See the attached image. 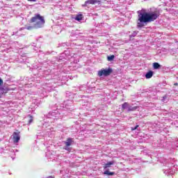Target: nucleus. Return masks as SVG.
<instances>
[{
	"label": "nucleus",
	"mask_w": 178,
	"mask_h": 178,
	"mask_svg": "<svg viewBox=\"0 0 178 178\" xmlns=\"http://www.w3.org/2000/svg\"><path fill=\"white\" fill-rule=\"evenodd\" d=\"M160 15L159 11H153L152 13H147L143 10L140 14L138 15L137 26L138 28H143L145 26V23L153 22L159 18Z\"/></svg>",
	"instance_id": "nucleus-1"
},
{
	"label": "nucleus",
	"mask_w": 178,
	"mask_h": 178,
	"mask_svg": "<svg viewBox=\"0 0 178 178\" xmlns=\"http://www.w3.org/2000/svg\"><path fill=\"white\" fill-rule=\"evenodd\" d=\"M31 22L35 24V28H42L43 25L45 24L44 17H42L40 14H37L35 17L31 18Z\"/></svg>",
	"instance_id": "nucleus-2"
},
{
	"label": "nucleus",
	"mask_w": 178,
	"mask_h": 178,
	"mask_svg": "<svg viewBox=\"0 0 178 178\" xmlns=\"http://www.w3.org/2000/svg\"><path fill=\"white\" fill-rule=\"evenodd\" d=\"M113 72L112 67H108V69H101L98 72V76H109Z\"/></svg>",
	"instance_id": "nucleus-3"
},
{
	"label": "nucleus",
	"mask_w": 178,
	"mask_h": 178,
	"mask_svg": "<svg viewBox=\"0 0 178 178\" xmlns=\"http://www.w3.org/2000/svg\"><path fill=\"white\" fill-rule=\"evenodd\" d=\"M20 131H19V130H16V131H14L13 134V143L15 144H17L20 140Z\"/></svg>",
	"instance_id": "nucleus-4"
},
{
	"label": "nucleus",
	"mask_w": 178,
	"mask_h": 178,
	"mask_svg": "<svg viewBox=\"0 0 178 178\" xmlns=\"http://www.w3.org/2000/svg\"><path fill=\"white\" fill-rule=\"evenodd\" d=\"M74 141H73V138H67L66 142L65 143V149L66 151H70V147H71V145H72Z\"/></svg>",
	"instance_id": "nucleus-5"
},
{
	"label": "nucleus",
	"mask_w": 178,
	"mask_h": 178,
	"mask_svg": "<svg viewBox=\"0 0 178 178\" xmlns=\"http://www.w3.org/2000/svg\"><path fill=\"white\" fill-rule=\"evenodd\" d=\"M113 164H115V161L114 160H112L111 161H108V163H106V164H104V168L106 169V168H108L109 167H111V165Z\"/></svg>",
	"instance_id": "nucleus-6"
},
{
	"label": "nucleus",
	"mask_w": 178,
	"mask_h": 178,
	"mask_svg": "<svg viewBox=\"0 0 178 178\" xmlns=\"http://www.w3.org/2000/svg\"><path fill=\"white\" fill-rule=\"evenodd\" d=\"M96 3H97V0H87L85 1L84 6H86L88 4H95Z\"/></svg>",
	"instance_id": "nucleus-7"
},
{
	"label": "nucleus",
	"mask_w": 178,
	"mask_h": 178,
	"mask_svg": "<svg viewBox=\"0 0 178 178\" xmlns=\"http://www.w3.org/2000/svg\"><path fill=\"white\" fill-rule=\"evenodd\" d=\"M154 73L152 72V70H149V72H147V73H146L145 76L147 79H151V77H152Z\"/></svg>",
	"instance_id": "nucleus-8"
},
{
	"label": "nucleus",
	"mask_w": 178,
	"mask_h": 178,
	"mask_svg": "<svg viewBox=\"0 0 178 178\" xmlns=\"http://www.w3.org/2000/svg\"><path fill=\"white\" fill-rule=\"evenodd\" d=\"M83 14H79L78 15H76L75 20L76 21H81V19H83Z\"/></svg>",
	"instance_id": "nucleus-9"
},
{
	"label": "nucleus",
	"mask_w": 178,
	"mask_h": 178,
	"mask_svg": "<svg viewBox=\"0 0 178 178\" xmlns=\"http://www.w3.org/2000/svg\"><path fill=\"white\" fill-rule=\"evenodd\" d=\"M153 67L154 69H159V67H161V65L160 63H159L158 62H154L153 63Z\"/></svg>",
	"instance_id": "nucleus-10"
},
{
	"label": "nucleus",
	"mask_w": 178,
	"mask_h": 178,
	"mask_svg": "<svg viewBox=\"0 0 178 178\" xmlns=\"http://www.w3.org/2000/svg\"><path fill=\"white\" fill-rule=\"evenodd\" d=\"M104 174L106 175H115V172L113 171H109V170H106V171H104Z\"/></svg>",
	"instance_id": "nucleus-11"
},
{
	"label": "nucleus",
	"mask_w": 178,
	"mask_h": 178,
	"mask_svg": "<svg viewBox=\"0 0 178 178\" xmlns=\"http://www.w3.org/2000/svg\"><path fill=\"white\" fill-rule=\"evenodd\" d=\"M128 106H129L128 102H124V104H122V111H124V109H126V108H128Z\"/></svg>",
	"instance_id": "nucleus-12"
},
{
	"label": "nucleus",
	"mask_w": 178,
	"mask_h": 178,
	"mask_svg": "<svg viewBox=\"0 0 178 178\" xmlns=\"http://www.w3.org/2000/svg\"><path fill=\"white\" fill-rule=\"evenodd\" d=\"M29 124H31L33 122V118L31 115H29Z\"/></svg>",
	"instance_id": "nucleus-13"
},
{
	"label": "nucleus",
	"mask_w": 178,
	"mask_h": 178,
	"mask_svg": "<svg viewBox=\"0 0 178 178\" xmlns=\"http://www.w3.org/2000/svg\"><path fill=\"white\" fill-rule=\"evenodd\" d=\"M138 109V106H134L133 108H129L128 112H131V111H136Z\"/></svg>",
	"instance_id": "nucleus-14"
},
{
	"label": "nucleus",
	"mask_w": 178,
	"mask_h": 178,
	"mask_svg": "<svg viewBox=\"0 0 178 178\" xmlns=\"http://www.w3.org/2000/svg\"><path fill=\"white\" fill-rule=\"evenodd\" d=\"M115 58V55H110L108 56V60H113Z\"/></svg>",
	"instance_id": "nucleus-15"
},
{
	"label": "nucleus",
	"mask_w": 178,
	"mask_h": 178,
	"mask_svg": "<svg viewBox=\"0 0 178 178\" xmlns=\"http://www.w3.org/2000/svg\"><path fill=\"white\" fill-rule=\"evenodd\" d=\"M138 127H139L138 124L136 125L135 127H132V128H131L132 131H134V130H137V129H138Z\"/></svg>",
	"instance_id": "nucleus-16"
},
{
	"label": "nucleus",
	"mask_w": 178,
	"mask_h": 178,
	"mask_svg": "<svg viewBox=\"0 0 178 178\" xmlns=\"http://www.w3.org/2000/svg\"><path fill=\"white\" fill-rule=\"evenodd\" d=\"M2 84H3V81L2 79H1V77H0V86H2Z\"/></svg>",
	"instance_id": "nucleus-17"
},
{
	"label": "nucleus",
	"mask_w": 178,
	"mask_h": 178,
	"mask_svg": "<svg viewBox=\"0 0 178 178\" xmlns=\"http://www.w3.org/2000/svg\"><path fill=\"white\" fill-rule=\"evenodd\" d=\"M33 29V26H28L27 27V29L29 30V31H31V29Z\"/></svg>",
	"instance_id": "nucleus-18"
},
{
	"label": "nucleus",
	"mask_w": 178,
	"mask_h": 178,
	"mask_svg": "<svg viewBox=\"0 0 178 178\" xmlns=\"http://www.w3.org/2000/svg\"><path fill=\"white\" fill-rule=\"evenodd\" d=\"M174 86H178V83H174Z\"/></svg>",
	"instance_id": "nucleus-19"
},
{
	"label": "nucleus",
	"mask_w": 178,
	"mask_h": 178,
	"mask_svg": "<svg viewBox=\"0 0 178 178\" xmlns=\"http://www.w3.org/2000/svg\"><path fill=\"white\" fill-rule=\"evenodd\" d=\"M49 178H52L51 177H49Z\"/></svg>",
	"instance_id": "nucleus-20"
}]
</instances>
